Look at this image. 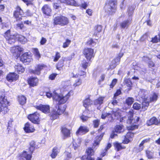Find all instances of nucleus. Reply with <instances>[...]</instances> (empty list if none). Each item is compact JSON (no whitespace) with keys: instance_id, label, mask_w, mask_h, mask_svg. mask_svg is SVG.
Instances as JSON below:
<instances>
[{"instance_id":"58836bf2","label":"nucleus","mask_w":160,"mask_h":160,"mask_svg":"<svg viewBox=\"0 0 160 160\" xmlns=\"http://www.w3.org/2000/svg\"><path fill=\"white\" fill-rule=\"evenodd\" d=\"M134 101V99L133 98L128 97L126 100L125 102L129 106H130Z\"/></svg>"},{"instance_id":"0e129e2a","label":"nucleus","mask_w":160,"mask_h":160,"mask_svg":"<svg viewBox=\"0 0 160 160\" xmlns=\"http://www.w3.org/2000/svg\"><path fill=\"white\" fill-rule=\"evenodd\" d=\"M148 37V35L147 34H145L143 35L141 38V41H143L146 39Z\"/></svg>"},{"instance_id":"e2e57ef3","label":"nucleus","mask_w":160,"mask_h":160,"mask_svg":"<svg viewBox=\"0 0 160 160\" xmlns=\"http://www.w3.org/2000/svg\"><path fill=\"white\" fill-rule=\"evenodd\" d=\"M57 74H52L50 75L49 76V79L51 80H53L54 79L55 77H56Z\"/></svg>"},{"instance_id":"473e14b6","label":"nucleus","mask_w":160,"mask_h":160,"mask_svg":"<svg viewBox=\"0 0 160 160\" xmlns=\"http://www.w3.org/2000/svg\"><path fill=\"white\" fill-rule=\"evenodd\" d=\"M145 153L148 159H151L154 158L153 152L147 150L145 151Z\"/></svg>"},{"instance_id":"f03ea898","label":"nucleus","mask_w":160,"mask_h":160,"mask_svg":"<svg viewBox=\"0 0 160 160\" xmlns=\"http://www.w3.org/2000/svg\"><path fill=\"white\" fill-rule=\"evenodd\" d=\"M133 111L132 110H131L129 112L128 114V119L127 120V123L131 124V126H127V129L128 130H133L138 128V126L134 125H132V124L134 123H136L139 121V118L136 117V118L133 119Z\"/></svg>"},{"instance_id":"f8f14e48","label":"nucleus","mask_w":160,"mask_h":160,"mask_svg":"<svg viewBox=\"0 0 160 160\" xmlns=\"http://www.w3.org/2000/svg\"><path fill=\"white\" fill-rule=\"evenodd\" d=\"M45 67L44 65H38L35 67V70H31L30 72L32 73L37 75H39L41 71Z\"/></svg>"},{"instance_id":"338daca9","label":"nucleus","mask_w":160,"mask_h":160,"mask_svg":"<svg viewBox=\"0 0 160 160\" xmlns=\"http://www.w3.org/2000/svg\"><path fill=\"white\" fill-rule=\"evenodd\" d=\"M17 26L18 28H19L21 29H22L24 28L23 24L22 22L18 24L17 25Z\"/></svg>"},{"instance_id":"b1692460","label":"nucleus","mask_w":160,"mask_h":160,"mask_svg":"<svg viewBox=\"0 0 160 160\" xmlns=\"http://www.w3.org/2000/svg\"><path fill=\"white\" fill-rule=\"evenodd\" d=\"M61 132L63 137L67 138L70 136V130L65 127H62L61 128Z\"/></svg>"},{"instance_id":"6e6552de","label":"nucleus","mask_w":160,"mask_h":160,"mask_svg":"<svg viewBox=\"0 0 160 160\" xmlns=\"http://www.w3.org/2000/svg\"><path fill=\"white\" fill-rule=\"evenodd\" d=\"M69 22L68 18L64 16H60L56 17L54 19V23L56 25H60L64 26Z\"/></svg>"},{"instance_id":"f3484780","label":"nucleus","mask_w":160,"mask_h":160,"mask_svg":"<svg viewBox=\"0 0 160 160\" xmlns=\"http://www.w3.org/2000/svg\"><path fill=\"white\" fill-rule=\"evenodd\" d=\"M134 137V134L130 132H128L124 136V140L123 141L122 143L124 144H127L128 143L132 140V138Z\"/></svg>"},{"instance_id":"9b49d317","label":"nucleus","mask_w":160,"mask_h":160,"mask_svg":"<svg viewBox=\"0 0 160 160\" xmlns=\"http://www.w3.org/2000/svg\"><path fill=\"white\" fill-rule=\"evenodd\" d=\"M39 116V114L37 112H35L28 115V118L33 123L38 124L40 121Z\"/></svg>"},{"instance_id":"37998d69","label":"nucleus","mask_w":160,"mask_h":160,"mask_svg":"<svg viewBox=\"0 0 160 160\" xmlns=\"http://www.w3.org/2000/svg\"><path fill=\"white\" fill-rule=\"evenodd\" d=\"M91 104V100L89 98L85 99L83 102V106L86 108Z\"/></svg>"},{"instance_id":"9d476101","label":"nucleus","mask_w":160,"mask_h":160,"mask_svg":"<svg viewBox=\"0 0 160 160\" xmlns=\"http://www.w3.org/2000/svg\"><path fill=\"white\" fill-rule=\"evenodd\" d=\"M34 107L37 109L40 110L45 114H48L50 112V107L48 105L40 104L39 105H36Z\"/></svg>"},{"instance_id":"393cba45","label":"nucleus","mask_w":160,"mask_h":160,"mask_svg":"<svg viewBox=\"0 0 160 160\" xmlns=\"http://www.w3.org/2000/svg\"><path fill=\"white\" fill-rule=\"evenodd\" d=\"M42 10L43 13L47 15H49L52 11L50 8L47 5H44Z\"/></svg>"},{"instance_id":"c9c22d12","label":"nucleus","mask_w":160,"mask_h":160,"mask_svg":"<svg viewBox=\"0 0 160 160\" xmlns=\"http://www.w3.org/2000/svg\"><path fill=\"white\" fill-rule=\"evenodd\" d=\"M104 98V97H99L94 101V104L95 105H101L103 103V101Z\"/></svg>"},{"instance_id":"8fccbe9b","label":"nucleus","mask_w":160,"mask_h":160,"mask_svg":"<svg viewBox=\"0 0 160 160\" xmlns=\"http://www.w3.org/2000/svg\"><path fill=\"white\" fill-rule=\"evenodd\" d=\"M82 83L81 79L79 78L76 80L73 84V86L75 87L80 85Z\"/></svg>"},{"instance_id":"6ab92c4d","label":"nucleus","mask_w":160,"mask_h":160,"mask_svg":"<svg viewBox=\"0 0 160 160\" xmlns=\"http://www.w3.org/2000/svg\"><path fill=\"white\" fill-rule=\"evenodd\" d=\"M28 82L30 86L34 87L38 85V80L37 78L32 77L29 79Z\"/></svg>"},{"instance_id":"09e8293b","label":"nucleus","mask_w":160,"mask_h":160,"mask_svg":"<svg viewBox=\"0 0 160 160\" xmlns=\"http://www.w3.org/2000/svg\"><path fill=\"white\" fill-rule=\"evenodd\" d=\"M86 152L88 156H90L93 155L94 152L93 149L91 148H88L86 150Z\"/></svg>"},{"instance_id":"bf43d9fd","label":"nucleus","mask_w":160,"mask_h":160,"mask_svg":"<svg viewBox=\"0 0 160 160\" xmlns=\"http://www.w3.org/2000/svg\"><path fill=\"white\" fill-rule=\"evenodd\" d=\"M88 117L84 115H82L80 116V118L83 122H85L87 121L88 119Z\"/></svg>"},{"instance_id":"69168bd1","label":"nucleus","mask_w":160,"mask_h":160,"mask_svg":"<svg viewBox=\"0 0 160 160\" xmlns=\"http://www.w3.org/2000/svg\"><path fill=\"white\" fill-rule=\"evenodd\" d=\"M46 41L47 40L45 38H42L40 41V44L41 45H44L46 43Z\"/></svg>"},{"instance_id":"79ce46f5","label":"nucleus","mask_w":160,"mask_h":160,"mask_svg":"<svg viewBox=\"0 0 160 160\" xmlns=\"http://www.w3.org/2000/svg\"><path fill=\"white\" fill-rule=\"evenodd\" d=\"M22 14H20L18 12L14 11V16L16 19L17 20H21L22 19Z\"/></svg>"},{"instance_id":"2f4dec72","label":"nucleus","mask_w":160,"mask_h":160,"mask_svg":"<svg viewBox=\"0 0 160 160\" xmlns=\"http://www.w3.org/2000/svg\"><path fill=\"white\" fill-rule=\"evenodd\" d=\"M18 100L19 103L21 105H23L26 103L27 99L25 96L21 95L18 97Z\"/></svg>"},{"instance_id":"a19ab883","label":"nucleus","mask_w":160,"mask_h":160,"mask_svg":"<svg viewBox=\"0 0 160 160\" xmlns=\"http://www.w3.org/2000/svg\"><path fill=\"white\" fill-rule=\"evenodd\" d=\"M67 5L77 6L78 4L74 0H67L66 3Z\"/></svg>"},{"instance_id":"ddd939ff","label":"nucleus","mask_w":160,"mask_h":160,"mask_svg":"<svg viewBox=\"0 0 160 160\" xmlns=\"http://www.w3.org/2000/svg\"><path fill=\"white\" fill-rule=\"evenodd\" d=\"M148 126H150L153 124L155 125H160V119H158L155 117H153L147 122Z\"/></svg>"},{"instance_id":"c756f323","label":"nucleus","mask_w":160,"mask_h":160,"mask_svg":"<svg viewBox=\"0 0 160 160\" xmlns=\"http://www.w3.org/2000/svg\"><path fill=\"white\" fill-rule=\"evenodd\" d=\"M149 139H146L142 141V142L139 145V147L138 148V152H140L142 151L144 148V144L145 143L149 142Z\"/></svg>"},{"instance_id":"aec40b11","label":"nucleus","mask_w":160,"mask_h":160,"mask_svg":"<svg viewBox=\"0 0 160 160\" xmlns=\"http://www.w3.org/2000/svg\"><path fill=\"white\" fill-rule=\"evenodd\" d=\"M24 129L27 133L33 132L35 131L34 127L29 123H27L25 124Z\"/></svg>"},{"instance_id":"5701e85b","label":"nucleus","mask_w":160,"mask_h":160,"mask_svg":"<svg viewBox=\"0 0 160 160\" xmlns=\"http://www.w3.org/2000/svg\"><path fill=\"white\" fill-rule=\"evenodd\" d=\"M32 154L30 152V153H28L26 151H24L21 154L20 156L21 158L23 159H25L26 160H31L32 157Z\"/></svg>"},{"instance_id":"dca6fc26","label":"nucleus","mask_w":160,"mask_h":160,"mask_svg":"<svg viewBox=\"0 0 160 160\" xmlns=\"http://www.w3.org/2000/svg\"><path fill=\"white\" fill-rule=\"evenodd\" d=\"M18 75L14 73H10L7 77V80L9 82L16 81L18 79Z\"/></svg>"},{"instance_id":"4c0bfd02","label":"nucleus","mask_w":160,"mask_h":160,"mask_svg":"<svg viewBox=\"0 0 160 160\" xmlns=\"http://www.w3.org/2000/svg\"><path fill=\"white\" fill-rule=\"evenodd\" d=\"M81 142V141L80 139L74 140L73 142V145L75 149L80 145Z\"/></svg>"},{"instance_id":"680f3d73","label":"nucleus","mask_w":160,"mask_h":160,"mask_svg":"<svg viewBox=\"0 0 160 160\" xmlns=\"http://www.w3.org/2000/svg\"><path fill=\"white\" fill-rule=\"evenodd\" d=\"M117 80L116 79H114L112 81L111 84L110 85V87L111 88H112L116 84L117 82Z\"/></svg>"},{"instance_id":"de8ad7c7","label":"nucleus","mask_w":160,"mask_h":160,"mask_svg":"<svg viewBox=\"0 0 160 160\" xmlns=\"http://www.w3.org/2000/svg\"><path fill=\"white\" fill-rule=\"evenodd\" d=\"M134 10V8L133 7L131 6L129 8L128 10V15L129 17H131V16L132 15Z\"/></svg>"},{"instance_id":"7c9ffc66","label":"nucleus","mask_w":160,"mask_h":160,"mask_svg":"<svg viewBox=\"0 0 160 160\" xmlns=\"http://www.w3.org/2000/svg\"><path fill=\"white\" fill-rule=\"evenodd\" d=\"M59 152V150L57 147H54L52 150L51 156L52 158H55Z\"/></svg>"},{"instance_id":"c03bdc74","label":"nucleus","mask_w":160,"mask_h":160,"mask_svg":"<svg viewBox=\"0 0 160 160\" xmlns=\"http://www.w3.org/2000/svg\"><path fill=\"white\" fill-rule=\"evenodd\" d=\"M151 41L153 43H156L159 41L160 42V34L152 38Z\"/></svg>"},{"instance_id":"f257e3e1","label":"nucleus","mask_w":160,"mask_h":160,"mask_svg":"<svg viewBox=\"0 0 160 160\" xmlns=\"http://www.w3.org/2000/svg\"><path fill=\"white\" fill-rule=\"evenodd\" d=\"M4 36L8 43L10 44L14 43L16 39L18 40L22 44H24L27 41V38L22 35L11 34L10 30H8L5 33Z\"/></svg>"},{"instance_id":"39448f33","label":"nucleus","mask_w":160,"mask_h":160,"mask_svg":"<svg viewBox=\"0 0 160 160\" xmlns=\"http://www.w3.org/2000/svg\"><path fill=\"white\" fill-rule=\"evenodd\" d=\"M117 3V0H110L109 2L106 4L105 7L106 12L109 14H112L115 12Z\"/></svg>"},{"instance_id":"13d9d810","label":"nucleus","mask_w":160,"mask_h":160,"mask_svg":"<svg viewBox=\"0 0 160 160\" xmlns=\"http://www.w3.org/2000/svg\"><path fill=\"white\" fill-rule=\"evenodd\" d=\"M19 13L20 14H22L23 13L22 10L21 9L20 7L17 6L16 8V10L15 11Z\"/></svg>"},{"instance_id":"cd10ccee","label":"nucleus","mask_w":160,"mask_h":160,"mask_svg":"<svg viewBox=\"0 0 160 160\" xmlns=\"http://www.w3.org/2000/svg\"><path fill=\"white\" fill-rule=\"evenodd\" d=\"M71 82L70 81L65 82L63 88L61 89L62 91H68L70 90L71 87Z\"/></svg>"},{"instance_id":"5fc2aeb1","label":"nucleus","mask_w":160,"mask_h":160,"mask_svg":"<svg viewBox=\"0 0 160 160\" xmlns=\"http://www.w3.org/2000/svg\"><path fill=\"white\" fill-rule=\"evenodd\" d=\"M94 127V128H97L100 123V120L98 119L95 120L93 121Z\"/></svg>"},{"instance_id":"ea45409f","label":"nucleus","mask_w":160,"mask_h":160,"mask_svg":"<svg viewBox=\"0 0 160 160\" xmlns=\"http://www.w3.org/2000/svg\"><path fill=\"white\" fill-rule=\"evenodd\" d=\"M95 32L94 34L97 35L98 33L101 32L102 29V27L100 25H97L95 27Z\"/></svg>"},{"instance_id":"a18cd8bd","label":"nucleus","mask_w":160,"mask_h":160,"mask_svg":"<svg viewBox=\"0 0 160 160\" xmlns=\"http://www.w3.org/2000/svg\"><path fill=\"white\" fill-rule=\"evenodd\" d=\"M124 82L126 84V85L129 88L128 89V90H130L131 89L130 87H131L132 85V83L130 80L129 79H126L124 80Z\"/></svg>"},{"instance_id":"052dcab7","label":"nucleus","mask_w":160,"mask_h":160,"mask_svg":"<svg viewBox=\"0 0 160 160\" xmlns=\"http://www.w3.org/2000/svg\"><path fill=\"white\" fill-rule=\"evenodd\" d=\"M90 64V63L86 62V61L83 62L82 64V67L85 69H86L88 66H89Z\"/></svg>"},{"instance_id":"1a4fd4ad","label":"nucleus","mask_w":160,"mask_h":160,"mask_svg":"<svg viewBox=\"0 0 160 160\" xmlns=\"http://www.w3.org/2000/svg\"><path fill=\"white\" fill-rule=\"evenodd\" d=\"M83 54L87 59L89 61L94 56V50L91 48H85L83 51Z\"/></svg>"},{"instance_id":"7ed1b4c3","label":"nucleus","mask_w":160,"mask_h":160,"mask_svg":"<svg viewBox=\"0 0 160 160\" xmlns=\"http://www.w3.org/2000/svg\"><path fill=\"white\" fill-rule=\"evenodd\" d=\"M8 102L4 94L0 93V112L5 114L8 111L7 108Z\"/></svg>"},{"instance_id":"bb28decb","label":"nucleus","mask_w":160,"mask_h":160,"mask_svg":"<svg viewBox=\"0 0 160 160\" xmlns=\"http://www.w3.org/2000/svg\"><path fill=\"white\" fill-rule=\"evenodd\" d=\"M15 70L19 74L23 72L24 71V68L19 64H18L15 66Z\"/></svg>"},{"instance_id":"a211bd4d","label":"nucleus","mask_w":160,"mask_h":160,"mask_svg":"<svg viewBox=\"0 0 160 160\" xmlns=\"http://www.w3.org/2000/svg\"><path fill=\"white\" fill-rule=\"evenodd\" d=\"M11 51L13 53H16L17 56H19L20 53L23 51V49L22 48L19 46H16L12 47L10 49Z\"/></svg>"},{"instance_id":"f704fd0d","label":"nucleus","mask_w":160,"mask_h":160,"mask_svg":"<svg viewBox=\"0 0 160 160\" xmlns=\"http://www.w3.org/2000/svg\"><path fill=\"white\" fill-rule=\"evenodd\" d=\"M113 145L115 147V149L117 151H118L125 148L124 147H123L121 145V143H118V142H114L113 143Z\"/></svg>"},{"instance_id":"20e7f679","label":"nucleus","mask_w":160,"mask_h":160,"mask_svg":"<svg viewBox=\"0 0 160 160\" xmlns=\"http://www.w3.org/2000/svg\"><path fill=\"white\" fill-rule=\"evenodd\" d=\"M54 94V100L58 101L59 104L65 103L70 96V92H68L65 95L62 94H58L57 93Z\"/></svg>"},{"instance_id":"423d86ee","label":"nucleus","mask_w":160,"mask_h":160,"mask_svg":"<svg viewBox=\"0 0 160 160\" xmlns=\"http://www.w3.org/2000/svg\"><path fill=\"white\" fill-rule=\"evenodd\" d=\"M158 95L155 93L153 94L148 97L147 96V98H144V100L142 103V107L145 109L148 106L149 103L151 102H154L157 100Z\"/></svg>"},{"instance_id":"3c124183","label":"nucleus","mask_w":160,"mask_h":160,"mask_svg":"<svg viewBox=\"0 0 160 160\" xmlns=\"http://www.w3.org/2000/svg\"><path fill=\"white\" fill-rule=\"evenodd\" d=\"M71 42V41L67 39L66 40V41L63 43L62 45V47L64 48H65L68 47Z\"/></svg>"},{"instance_id":"49530a36","label":"nucleus","mask_w":160,"mask_h":160,"mask_svg":"<svg viewBox=\"0 0 160 160\" xmlns=\"http://www.w3.org/2000/svg\"><path fill=\"white\" fill-rule=\"evenodd\" d=\"M33 52L37 58H39L41 56L38 49L37 48H34L33 49Z\"/></svg>"},{"instance_id":"c85d7f7f","label":"nucleus","mask_w":160,"mask_h":160,"mask_svg":"<svg viewBox=\"0 0 160 160\" xmlns=\"http://www.w3.org/2000/svg\"><path fill=\"white\" fill-rule=\"evenodd\" d=\"M148 92L144 89L141 90L139 92V94L141 96V98L143 99V102L144 100V98H147L148 96Z\"/></svg>"},{"instance_id":"603ef678","label":"nucleus","mask_w":160,"mask_h":160,"mask_svg":"<svg viewBox=\"0 0 160 160\" xmlns=\"http://www.w3.org/2000/svg\"><path fill=\"white\" fill-rule=\"evenodd\" d=\"M57 94V92L56 91H54L52 93H51L50 92H47L46 93V96L48 98H50L51 97H52L53 99H54V94Z\"/></svg>"},{"instance_id":"4468645a","label":"nucleus","mask_w":160,"mask_h":160,"mask_svg":"<svg viewBox=\"0 0 160 160\" xmlns=\"http://www.w3.org/2000/svg\"><path fill=\"white\" fill-rule=\"evenodd\" d=\"M118 112H112L111 113H103L101 116V118L103 119H104L106 117H111V119H112L113 117H115L118 116Z\"/></svg>"},{"instance_id":"774afa93","label":"nucleus","mask_w":160,"mask_h":160,"mask_svg":"<svg viewBox=\"0 0 160 160\" xmlns=\"http://www.w3.org/2000/svg\"><path fill=\"white\" fill-rule=\"evenodd\" d=\"M86 12L90 16H91L92 13V10L90 9H88L86 10Z\"/></svg>"},{"instance_id":"412c9836","label":"nucleus","mask_w":160,"mask_h":160,"mask_svg":"<svg viewBox=\"0 0 160 160\" xmlns=\"http://www.w3.org/2000/svg\"><path fill=\"white\" fill-rule=\"evenodd\" d=\"M132 21V17H129L127 20H125L121 23V27L123 28H128L130 24Z\"/></svg>"},{"instance_id":"4be33fe9","label":"nucleus","mask_w":160,"mask_h":160,"mask_svg":"<svg viewBox=\"0 0 160 160\" xmlns=\"http://www.w3.org/2000/svg\"><path fill=\"white\" fill-rule=\"evenodd\" d=\"M89 131V129L87 127L81 126L76 132L77 135L80 134H84Z\"/></svg>"},{"instance_id":"a878e982","label":"nucleus","mask_w":160,"mask_h":160,"mask_svg":"<svg viewBox=\"0 0 160 160\" xmlns=\"http://www.w3.org/2000/svg\"><path fill=\"white\" fill-rule=\"evenodd\" d=\"M115 131L117 133H121L123 132L125 129L123 125H117L115 127Z\"/></svg>"},{"instance_id":"864d4df0","label":"nucleus","mask_w":160,"mask_h":160,"mask_svg":"<svg viewBox=\"0 0 160 160\" xmlns=\"http://www.w3.org/2000/svg\"><path fill=\"white\" fill-rule=\"evenodd\" d=\"M117 65L115 61L112 60L110 64V68L112 69L115 68Z\"/></svg>"},{"instance_id":"0eeeda50","label":"nucleus","mask_w":160,"mask_h":160,"mask_svg":"<svg viewBox=\"0 0 160 160\" xmlns=\"http://www.w3.org/2000/svg\"><path fill=\"white\" fill-rule=\"evenodd\" d=\"M56 107V109H54L51 114V116L53 119H55L57 118V115H60L64 112L66 109V106L63 105H58Z\"/></svg>"},{"instance_id":"6e6d98bb","label":"nucleus","mask_w":160,"mask_h":160,"mask_svg":"<svg viewBox=\"0 0 160 160\" xmlns=\"http://www.w3.org/2000/svg\"><path fill=\"white\" fill-rule=\"evenodd\" d=\"M60 57V53L59 52H56V54L55 56V58L54 59L53 61L56 62L57 61Z\"/></svg>"},{"instance_id":"2eb2a0df","label":"nucleus","mask_w":160,"mask_h":160,"mask_svg":"<svg viewBox=\"0 0 160 160\" xmlns=\"http://www.w3.org/2000/svg\"><path fill=\"white\" fill-rule=\"evenodd\" d=\"M32 58L28 53H25L21 57V60L23 63L29 62L32 61Z\"/></svg>"},{"instance_id":"e433bc0d","label":"nucleus","mask_w":160,"mask_h":160,"mask_svg":"<svg viewBox=\"0 0 160 160\" xmlns=\"http://www.w3.org/2000/svg\"><path fill=\"white\" fill-rule=\"evenodd\" d=\"M29 149L31 153H32L35 150V142L34 141H32L30 143Z\"/></svg>"},{"instance_id":"72a5a7b5","label":"nucleus","mask_w":160,"mask_h":160,"mask_svg":"<svg viewBox=\"0 0 160 160\" xmlns=\"http://www.w3.org/2000/svg\"><path fill=\"white\" fill-rule=\"evenodd\" d=\"M103 136V134H101L99 136H97L96 137V139L95 140L94 143H93V146L96 147L97 145H98L99 144L101 140L102 137Z\"/></svg>"},{"instance_id":"4d7b16f0","label":"nucleus","mask_w":160,"mask_h":160,"mask_svg":"<svg viewBox=\"0 0 160 160\" xmlns=\"http://www.w3.org/2000/svg\"><path fill=\"white\" fill-rule=\"evenodd\" d=\"M133 108L135 109L139 110L141 106L140 104L138 103H135L133 105Z\"/></svg>"}]
</instances>
